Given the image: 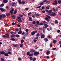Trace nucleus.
Masks as SVG:
<instances>
[{"label":"nucleus","instance_id":"obj_1","mask_svg":"<svg viewBox=\"0 0 61 61\" xmlns=\"http://www.w3.org/2000/svg\"><path fill=\"white\" fill-rule=\"evenodd\" d=\"M37 30L32 31L31 33V34L32 36H33V35H34V34H35L36 33H37Z\"/></svg>","mask_w":61,"mask_h":61},{"label":"nucleus","instance_id":"obj_2","mask_svg":"<svg viewBox=\"0 0 61 61\" xmlns=\"http://www.w3.org/2000/svg\"><path fill=\"white\" fill-rule=\"evenodd\" d=\"M41 36L42 38H44L45 37V35L43 34V33H41Z\"/></svg>","mask_w":61,"mask_h":61},{"label":"nucleus","instance_id":"obj_3","mask_svg":"<svg viewBox=\"0 0 61 61\" xmlns=\"http://www.w3.org/2000/svg\"><path fill=\"white\" fill-rule=\"evenodd\" d=\"M49 15L51 16H55L56 15V13L55 12L51 13V14H50Z\"/></svg>","mask_w":61,"mask_h":61},{"label":"nucleus","instance_id":"obj_4","mask_svg":"<svg viewBox=\"0 0 61 61\" xmlns=\"http://www.w3.org/2000/svg\"><path fill=\"white\" fill-rule=\"evenodd\" d=\"M14 11V8H11V10H10V14H13V13Z\"/></svg>","mask_w":61,"mask_h":61},{"label":"nucleus","instance_id":"obj_5","mask_svg":"<svg viewBox=\"0 0 61 61\" xmlns=\"http://www.w3.org/2000/svg\"><path fill=\"white\" fill-rule=\"evenodd\" d=\"M39 54V53L38 52H35L34 53V55H35V56H37Z\"/></svg>","mask_w":61,"mask_h":61},{"label":"nucleus","instance_id":"obj_6","mask_svg":"<svg viewBox=\"0 0 61 61\" xmlns=\"http://www.w3.org/2000/svg\"><path fill=\"white\" fill-rule=\"evenodd\" d=\"M5 35L6 36V38H8L9 36V35L8 33H7L5 34Z\"/></svg>","mask_w":61,"mask_h":61},{"label":"nucleus","instance_id":"obj_7","mask_svg":"<svg viewBox=\"0 0 61 61\" xmlns=\"http://www.w3.org/2000/svg\"><path fill=\"white\" fill-rule=\"evenodd\" d=\"M52 12V10H50L49 11H48V15H49L50 14H51V13H51Z\"/></svg>","mask_w":61,"mask_h":61},{"label":"nucleus","instance_id":"obj_8","mask_svg":"<svg viewBox=\"0 0 61 61\" xmlns=\"http://www.w3.org/2000/svg\"><path fill=\"white\" fill-rule=\"evenodd\" d=\"M3 1L5 3H7L8 2V0H3Z\"/></svg>","mask_w":61,"mask_h":61},{"label":"nucleus","instance_id":"obj_9","mask_svg":"<svg viewBox=\"0 0 61 61\" xmlns=\"http://www.w3.org/2000/svg\"><path fill=\"white\" fill-rule=\"evenodd\" d=\"M30 52H31V53H33V52H35V51L33 49H31L30 50Z\"/></svg>","mask_w":61,"mask_h":61},{"label":"nucleus","instance_id":"obj_10","mask_svg":"<svg viewBox=\"0 0 61 61\" xmlns=\"http://www.w3.org/2000/svg\"><path fill=\"white\" fill-rule=\"evenodd\" d=\"M0 10L2 12H4L5 10L2 8H0Z\"/></svg>","mask_w":61,"mask_h":61},{"label":"nucleus","instance_id":"obj_11","mask_svg":"<svg viewBox=\"0 0 61 61\" xmlns=\"http://www.w3.org/2000/svg\"><path fill=\"white\" fill-rule=\"evenodd\" d=\"M16 20H17L19 22H22V19L18 20V19H16Z\"/></svg>","mask_w":61,"mask_h":61},{"label":"nucleus","instance_id":"obj_12","mask_svg":"<svg viewBox=\"0 0 61 61\" xmlns=\"http://www.w3.org/2000/svg\"><path fill=\"white\" fill-rule=\"evenodd\" d=\"M46 54L47 55H48L50 54V51H46Z\"/></svg>","mask_w":61,"mask_h":61},{"label":"nucleus","instance_id":"obj_13","mask_svg":"<svg viewBox=\"0 0 61 61\" xmlns=\"http://www.w3.org/2000/svg\"><path fill=\"white\" fill-rule=\"evenodd\" d=\"M16 5V3H15V2L13 3L12 4V6H15V5Z\"/></svg>","mask_w":61,"mask_h":61},{"label":"nucleus","instance_id":"obj_14","mask_svg":"<svg viewBox=\"0 0 61 61\" xmlns=\"http://www.w3.org/2000/svg\"><path fill=\"white\" fill-rule=\"evenodd\" d=\"M18 2H19V4H21V0H18Z\"/></svg>","mask_w":61,"mask_h":61},{"label":"nucleus","instance_id":"obj_15","mask_svg":"<svg viewBox=\"0 0 61 61\" xmlns=\"http://www.w3.org/2000/svg\"><path fill=\"white\" fill-rule=\"evenodd\" d=\"M40 36V34L39 33H37L36 34V36L37 37H39Z\"/></svg>","mask_w":61,"mask_h":61},{"label":"nucleus","instance_id":"obj_16","mask_svg":"<svg viewBox=\"0 0 61 61\" xmlns=\"http://www.w3.org/2000/svg\"><path fill=\"white\" fill-rule=\"evenodd\" d=\"M12 46H14V47H16L17 46V44H13L12 45Z\"/></svg>","mask_w":61,"mask_h":61},{"label":"nucleus","instance_id":"obj_17","mask_svg":"<svg viewBox=\"0 0 61 61\" xmlns=\"http://www.w3.org/2000/svg\"><path fill=\"white\" fill-rule=\"evenodd\" d=\"M53 42L54 44H56V41L55 40H53Z\"/></svg>","mask_w":61,"mask_h":61},{"label":"nucleus","instance_id":"obj_18","mask_svg":"<svg viewBox=\"0 0 61 61\" xmlns=\"http://www.w3.org/2000/svg\"><path fill=\"white\" fill-rule=\"evenodd\" d=\"M0 53V54H3V55L5 53V52L3 51H1Z\"/></svg>","mask_w":61,"mask_h":61},{"label":"nucleus","instance_id":"obj_19","mask_svg":"<svg viewBox=\"0 0 61 61\" xmlns=\"http://www.w3.org/2000/svg\"><path fill=\"white\" fill-rule=\"evenodd\" d=\"M22 31H21V30H20L19 31V32L18 33V34H22Z\"/></svg>","mask_w":61,"mask_h":61},{"label":"nucleus","instance_id":"obj_20","mask_svg":"<svg viewBox=\"0 0 61 61\" xmlns=\"http://www.w3.org/2000/svg\"><path fill=\"white\" fill-rule=\"evenodd\" d=\"M19 16L20 17H23V15L21 14H19Z\"/></svg>","mask_w":61,"mask_h":61},{"label":"nucleus","instance_id":"obj_21","mask_svg":"<svg viewBox=\"0 0 61 61\" xmlns=\"http://www.w3.org/2000/svg\"><path fill=\"white\" fill-rule=\"evenodd\" d=\"M15 36V35H11V37H14Z\"/></svg>","mask_w":61,"mask_h":61},{"label":"nucleus","instance_id":"obj_22","mask_svg":"<svg viewBox=\"0 0 61 61\" xmlns=\"http://www.w3.org/2000/svg\"><path fill=\"white\" fill-rule=\"evenodd\" d=\"M44 40L45 42H47V41H48V39L46 38H45Z\"/></svg>","mask_w":61,"mask_h":61},{"label":"nucleus","instance_id":"obj_23","mask_svg":"<svg viewBox=\"0 0 61 61\" xmlns=\"http://www.w3.org/2000/svg\"><path fill=\"white\" fill-rule=\"evenodd\" d=\"M10 34H16V33L13 32V31H11L10 32Z\"/></svg>","mask_w":61,"mask_h":61},{"label":"nucleus","instance_id":"obj_24","mask_svg":"<svg viewBox=\"0 0 61 61\" xmlns=\"http://www.w3.org/2000/svg\"><path fill=\"white\" fill-rule=\"evenodd\" d=\"M4 56H8V54L7 53H6L4 54Z\"/></svg>","mask_w":61,"mask_h":61},{"label":"nucleus","instance_id":"obj_25","mask_svg":"<svg viewBox=\"0 0 61 61\" xmlns=\"http://www.w3.org/2000/svg\"><path fill=\"white\" fill-rule=\"evenodd\" d=\"M25 37H26V35H24L23 36V37H22V38L24 39H25Z\"/></svg>","mask_w":61,"mask_h":61},{"label":"nucleus","instance_id":"obj_26","mask_svg":"<svg viewBox=\"0 0 61 61\" xmlns=\"http://www.w3.org/2000/svg\"><path fill=\"white\" fill-rule=\"evenodd\" d=\"M2 16L3 17V18H5V17H6V15H5V14H3Z\"/></svg>","mask_w":61,"mask_h":61},{"label":"nucleus","instance_id":"obj_27","mask_svg":"<svg viewBox=\"0 0 61 61\" xmlns=\"http://www.w3.org/2000/svg\"><path fill=\"white\" fill-rule=\"evenodd\" d=\"M17 12V10H15L14 11V14H15H15H16Z\"/></svg>","mask_w":61,"mask_h":61},{"label":"nucleus","instance_id":"obj_28","mask_svg":"<svg viewBox=\"0 0 61 61\" xmlns=\"http://www.w3.org/2000/svg\"><path fill=\"white\" fill-rule=\"evenodd\" d=\"M4 4H2L0 5V6L1 7H3L4 6Z\"/></svg>","mask_w":61,"mask_h":61},{"label":"nucleus","instance_id":"obj_29","mask_svg":"<svg viewBox=\"0 0 61 61\" xmlns=\"http://www.w3.org/2000/svg\"><path fill=\"white\" fill-rule=\"evenodd\" d=\"M17 18L18 19V20L22 19V18L21 17L19 16L17 17Z\"/></svg>","mask_w":61,"mask_h":61},{"label":"nucleus","instance_id":"obj_30","mask_svg":"<svg viewBox=\"0 0 61 61\" xmlns=\"http://www.w3.org/2000/svg\"><path fill=\"white\" fill-rule=\"evenodd\" d=\"M29 20L30 21H32V19L31 17H30L29 18Z\"/></svg>","mask_w":61,"mask_h":61},{"label":"nucleus","instance_id":"obj_31","mask_svg":"<svg viewBox=\"0 0 61 61\" xmlns=\"http://www.w3.org/2000/svg\"><path fill=\"white\" fill-rule=\"evenodd\" d=\"M44 26H45L46 27V28L47 27H48V25H47V24H44Z\"/></svg>","mask_w":61,"mask_h":61},{"label":"nucleus","instance_id":"obj_32","mask_svg":"<svg viewBox=\"0 0 61 61\" xmlns=\"http://www.w3.org/2000/svg\"><path fill=\"white\" fill-rule=\"evenodd\" d=\"M23 46V44L22 43H21L20 44V47H22Z\"/></svg>","mask_w":61,"mask_h":61},{"label":"nucleus","instance_id":"obj_33","mask_svg":"<svg viewBox=\"0 0 61 61\" xmlns=\"http://www.w3.org/2000/svg\"><path fill=\"white\" fill-rule=\"evenodd\" d=\"M30 61H32L33 60V57H30Z\"/></svg>","mask_w":61,"mask_h":61},{"label":"nucleus","instance_id":"obj_34","mask_svg":"<svg viewBox=\"0 0 61 61\" xmlns=\"http://www.w3.org/2000/svg\"><path fill=\"white\" fill-rule=\"evenodd\" d=\"M2 17H3V16L2 15H0V20H1L2 19Z\"/></svg>","mask_w":61,"mask_h":61},{"label":"nucleus","instance_id":"obj_35","mask_svg":"<svg viewBox=\"0 0 61 61\" xmlns=\"http://www.w3.org/2000/svg\"><path fill=\"white\" fill-rule=\"evenodd\" d=\"M42 22L43 24H48V23H47V22H46L45 21H43Z\"/></svg>","mask_w":61,"mask_h":61},{"label":"nucleus","instance_id":"obj_36","mask_svg":"<svg viewBox=\"0 0 61 61\" xmlns=\"http://www.w3.org/2000/svg\"><path fill=\"white\" fill-rule=\"evenodd\" d=\"M46 16H47V17H48V18H49V19H50V18H51V17H50V16H48L47 15H46Z\"/></svg>","mask_w":61,"mask_h":61},{"label":"nucleus","instance_id":"obj_37","mask_svg":"<svg viewBox=\"0 0 61 61\" xmlns=\"http://www.w3.org/2000/svg\"><path fill=\"white\" fill-rule=\"evenodd\" d=\"M26 54H27V55H29H29L30 54V52L28 51L27 53Z\"/></svg>","mask_w":61,"mask_h":61},{"label":"nucleus","instance_id":"obj_38","mask_svg":"<svg viewBox=\"0 0 61 61\" xmlns=\"http://www.w3.org/2000/svg\"><path fill=\"white\" fill-rule=\"evenodd\" d=\"M55 23H56V24H57V23H58V21H57V20H55Z\"/></svg>","mask_w":61,"mask_h":61},{"label":"nucleus","instance_id":"obj_39","mask_svg":"<svg viewBox=\"0 0 61 61\" xmlns=\"http://www.w3.org/2000/svg\"><path fill=\"white\" fill-rule=\"evenodd\" d=\"M8 54H9V55H11V54H12V53L10 51H8Z\"/></svg>","mask_w":61,"mask_h":61},{"label":"nucleus","instance_id":"obj_40","mask_svg":"<svg viewBox=\"0 0 61 61\" xmlns=\"http://www.w3.org/2000/svg\"><path fill=\"white\" fill-rule=\"evenodd\" d=\"M0 60L1 61H5V60L3 58H1L0 59Z\"/></svg>","mask_w":61,"mask_h":61},{"label":"nucleus","instance_id":"obj_41","mask_svg":"<svg viewBox=\"0 0 61 61\" xmlns=\"http://www.w3.org/2000/svg\"><path fill=\"white\" fill-rule=\"evenodd\" d=\"M34 25L35 26H36V27H38V24H37L36 25L35 24Z\"/></svg>","mask_w":61,"mask_h":61},{"label":"nucleus","instance_id":"obj_42","mask_svg":"<svg viewBox=\"0 0 61 61\" xmlns=\"http://www.w3.org/2000/svg\"><path fill=\"white\" fill-rule=\"evenodd\" d=\"M33 55L32 54H30L29 56H33Z\"/></svg>","mask_w":61,"mask_h":61},{"label":"nucleus","instance_id":"obj_43","mask_svg":"<svg viewBox=\"0 0 61 61\" xmlns=\"http://www.w3.org/2000/svg\"><path fill=\"white\" fill-rule=\"evenodd\" d=\"M54 2L56 4V5L57 4V1L56 0H55Z\"/></svg>","mask_w":61,"mask_h":61},{"label":"nucleus","instance_id":"obj_44","mask_svg":"<svg viewBox=\"0 0 61 61\" xmlns=\"http://www.w3.org/2000/svg\"><path fill=\"white\" fill-rule=\"evenodd\" d=\"M36 60V58L34 57L33 58V59L32 60L33 61H35V60Z\"/></svg>","mask_w":61,"mask_h":61},{"label":"nucleus","instance_id":"obj_45","mask_svg":"<svg viewBox=\"0 0 61 61\" xmlns=\"http://www.w3.org/2000/svg\"><path fill=\"white\" fill-rule=\"evenodd\" d=\"M24 40H21V43H23V42H24Z\"/></svg>","mask_w":61,"mask_h":61},{"label":"nucleus","instance_id":"obj_46","mask_svg":"<svg viewBox=\"0 0 61 61\" xmlns=\"http://www.w3.org/2000/svg\"><path fill=\"white\" fill-rule=\"evenodd\" d=\"M31 14H32V13L31 12H30L28 13V15H30Z\"/></svg>","mask_w":61,"mask_h":61},{"label":"nucleus","instance_id":"obj_47","mask_svg":"<svg viewBox=\"0 0 61 61\" xmlns=\"http://www.w3.org/2000/svg\"><path fill=\"white\" fill-rule=\"evenodd\" d=\"M36 23V21H35L33 20V24H35Z\"/></svg>","mask_w":61,"mask_h":61},{"label":"nucleus","instance_id":"obj_48","mask_svg":"<svg viewBox=\"0 0 61 61\" xmlns=\"http://www.w3.org/2000/svg\"><path fill=\"white\" fill-rule=\"evenodd\" d=\"M58 3H59V4H61V0H59L58 1Z\"/></svg>","mask_w":61,"mask_h":61},{"label":"nucleus","instance_id":"obj_49","mask_svg":"<svg viewBox=\"0 0 61 61\" xmlns=\"http://www.w3.org/2000/svg\"><path fill=\"white\" fill-rule=\"evenodd\" d=\"M25 34V32H23L22 33L21 35L22 36H23Z\"/></svg>","mask_w":61,"mask_h":61},{"label":"nucleus","instance_id":"obj_50","mask_svg":"<svg viewBox=\"0 0 61 61\" xmlns=\"http://www.w3.org/2000/svg\"><path fill=\"white\" fill-rule=\"evenodd\" d=\"M36 23H37V24H38V25L39 24V21H37Z\"/></svg>","mask_w":61,"mask_h":61},{"label":"nucleus","instance_id":"obj_51","mask_svg":"<svg viewBox=\"0 0 61 61\" xmlns=\"http://www.w3.org/2000/svg\"><path fill=\"white\" fill-rule=\"evenodd\" d=\"M2 36L3 37H4V38H5V37H6V36L5 35Z\"/></svg>","mask_w":61,"mask_h":61},{"label":"nucleus","instance_id":"obj_52","mask_svg":"<svg viewBox=\"0 0 61 61\" xmlns=\"http://www.w3.org/2000/svg\"><path fill=\"white\" fill-rule=\"evenodd\" d=\"M21 4H25V1H22L21 2Z\"/></svg>","mask_w":61,"mask_h":61},{"label":"nucleus","instance_id":"obj_53","mask_svg":"<svg viewBox=\"0 0 61 61\" xmlns=\"http://www.w3.org/2000/svg\"><path fill=\"white\" fill-rule=\"evenodd\" d=\"M11 40H12L13 41H15V39L14 38H12L11 39Z\"/></svg>","mask_w":61,"mask_h":61},{"label":"nucleus","instance_id":"obj_54","mask_svg":"<svg viewBox=\"0 0 61 61\" xmlns=\"http://www.w3.org/2000/svg\"><path fill=\"white\" fill-rule=\"evenodd\" d=\"M57 33H59V32H60V30H58L57 31Z\"/></svg>","mask_w":61,"mask_h":61},{"label":"nucleus","instance_id":"obj_55","mask_svg":"<svg viewBox=\"0 0 61 61\" xmlns=\"http://www.w3.org/2000/svg\"><path fill=\"white\" fill-rule=\"evenodd\" d=\"M12 17L13 18V19H15V15H13Z\"/></svg>","mask_w":61,"mask_h":61},{"label":"nucleus","instance_id":"obj_56","mask_svg":"<svg viewBox=\"0 0 61 61\" xmlns=\"http://www.w3.org/2000/svg\"><path fill=\"white\" fill-rule=\"evenodd\" d=\"M25 31L26 32H28V31H29L27 29H26L25 30Z\"/></svg>","mask_w":61,"mask_h":61},{"label":"nucleus","instance_id":"obj_57","mask_svg":"<svg viewBox=\"0 0 61 61\" xmlns=\"http://www.w3.org/2000/svg\"><path fill=\"white\" fill-rule=\"evenodd\" d=\"M39 29L40 30H43V29L42 28H39Z\"/></svg>","mask_w":61,"mask_h":61},{"label":"nucleus","instance_id":"obj_58","mask_svg":"<svg viewBox=\"0 0 61 61\" xmlns=\"http://www.w3.org/2000/svg\"><path fill=\"white\" fill-rule=\"evenodd\" d=\"M44 4V3L43 2H42L40 4V5H43Z\"/></svg>","mask_w":61,"mask_h":61},{"label":"nucleus","instance_id":"obj_59","mask_svg":"<svg viewBox=\"0 0 61 61\" xmlns=\"http://www.w3.org/2000/svg\"><path fill=\"white\" fill-rule=\"evenodd\" d=\"M39 14H36V16H39Z\"/></svg>","mask_w":61,"mask_h":61},{"label":"nucleus","instance_id":"obj_60","mask_svg":"<svg viewBox=\"0 0 61 61\" xmlns=\"http://www.w3.org/2000/svg\"><path fill=\"white\" fill-rule=\"evenodd\" d=\"M42 13H45V10H42Z\"/></svg>","mask_w":61,"mask_h":61},{"label":"nucleus","instance_id":"obj_61","mask_svg":"<svg viewBox=\"0 0 61 61\" xmlns=\"http://www.w3.org/2000/svg\"><path fill=\"white\" fill-rule=\"evenodd\" d=\"M39 25H43V23H40Z\"/></svg>","mask_w":61,"mask_h":61},{"label":"nucleus","instance_id":"obj_62","mask_svg":"<svg viewBox=\"0 0 61 61\" xmlns=\"http://www.w3.org/2000/svg\"><path fill=\"white\" fill-rule=\"evenodd\" d=\"M18 60H21V58L19 57L18 58Z\"/></svg>","mask_w":61,"mask_h":61},{"label":"nucleus","instance_id":"obj_63","mask_svg":"<svg viewBox=\"0 0 61 61\" xmlns=\"http://www.w3.org/2000/svg\"><path fill=\"white\" fill-rule=\"evenodd\" d=\"M50 46L51 47H52V43L50 44Z\"/></svg>","mask_w":61,"mask_h":61},{"label":"nucleus","instance_id":"obj_64","mask_svg":"<svg viewBox=\"0 0 61 61\" xmlns=\"http://www.w3.org/2000/svg\"><path fill=\"white\" fill-rule=\"evenodd\" d=\"M50 30H52V27H50Z\"/></svg>","mask_w":61,"mask_h":61}]
</instances>
